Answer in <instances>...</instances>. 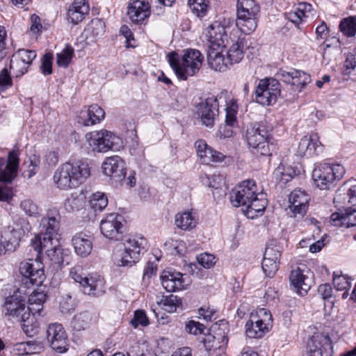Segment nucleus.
I'll return each instance as SVG.
<instances>
[{"instance_id": "obj_1", "label": "nucleus", "mask_w": 356, "mask_h": 356, "mask_svg": "<svg viewBox=\"0 0 356 356\" xmlns=\"http://www.w3.org/2000/svg\"><path fill=\"white\" fill-rule=\"evenodd\" d=\"M60 214L56 209L48 210L47 216L43 217L40 224V234L31 241V245L37 252L42 250L55 264L63 262L62 248L60 245L59 230Z\"/></svg>"}, {"instance_id": "obj_2", "label": "nucleus", "mask_w": 356, "mask_h": 356, "mask_svg": "<svg viewBox=\"0 0 356 356\" xmlns=\"http://www.w3.org/2000/svg\"><path fill=\"white\" fill-rule=\"evenodd\" d=\"M229 200L234 207H242L245 215L251 219L261 216L267 205L265 194L258 192L252 179L245 180L232 189Z\"/></svg>"}, {"instance_id": "obj_3", "label": "nucleus", "mask_w": 356, "mask_h": 356, "mask_svg": "<svg viewBox=\"0 0 356 356\" xmlns=\"http://www.w3.org/2000/svg\"><path fill=\"white\" fill-rule=\"evenodd\" d=\"M334 202L343 210L331 215V224L346 228L356 226V179L348 180L338 189Z\"/></svg>"}, {"instance_id": "obj_4", "label": "nucleus", "mask_w": 356, "mask_h": 356, "mask_svg": "<svg viewBox=\"0 0 356 356\" xmlns=\"http://www.w3.org/2000/svg\"><path fill=\"white\" fill-rule=\"evenodd\" d=\"M90 175L88 165L82 161L65 163L54 172L53 179L60 189L75 188L83 183Z\"/></svg>"}, {"instance_id": "obj_5", "label": "nucleus", "mask_w": 356, "mask_h": 356, "mask_svg": "<svg viewBox=\"0 0 356 356\" xmlns=\"http://www.w3.org/2000/svg\"><path fill=\"white\" fill-rule=\"evenodd\" d=\"M168 63L177 77L186 80L188 76L195 75L200 69L204 56L199 50L188 49L183 51L179 56L176 52L168 55Z\"/></svg>"}, {"instance_id": "obj_6", "label": "nucleus", "mask_w": 356, "mask_h": 356, "mask_svg": "<svg viewBox=\"0 0 356 356\" xmlns=\"http://www.w3.org/2000/svg\"><path fill=\"white\" fill-rule=\"evenodd\" d=\"M146 239L140 236H128L122 244H120L113 252V261L118 266H132L140 256L141 252L145 248Z\"/></svg>"}, {"instance_id": "obj_7", "label": "nucleus", "mask_w": 356, "mask_h": 356, "mask_svg": "<svg viewBox=\"0 0 356 356\" xmlns=\"http://www.w3.org/2000/svg\"><path fill=\"white\" fill-rule=\"evenodd\" d=\"M260 6L255 0H238L236 25L241 32L248 35L257 26Z\"/></svg>"}, {"instance_id": "obj_8", "label": "nucleus", "mask_w": 356, "mask_h": 356, "mask_svg": "<svg viewBox=\"0 0 356 356\" xmlns=\"http://www.w3.org/2000/svg\"><path fill=\"white\" fill-rule=\"evenodd\" d=\"M70 277L79 283L82 292L92 297L102 296L105 290L104 280L97 274H85L80 266L72 268L70 272Z\"/></svg>"}, {"instance_id": "obj_9", "label": "nucleus", "mask_w": 356, "mask_h": 356, "mask_svg": "<svg viewBox=\"0 0 356 356\" xmlns=\"http://www.w3.org/2000/svg\"><path fill=\"white\" fill-rule=\"evenodd\" d=\"M345 174V169L340 164H321L312 172V179L315 185L321 190H329L334 187L337 181Z\"/></svg>"}, {"instance_id": "obj_10", "label": "nucleus", "mask_w": 356, "mask_h": 356, "mask_svg": "<svg viewBox=\"0 0 356 356\" xmlns=\"http://www.w3.org/2000/svg\"><path fill=\"white\" fill-rule=\"evenodd\" d=\"M273 318L270 312L265 308L257 309L250 314L245 324V334L251 339L262 337L268 332L272 325Z\"/></svg>"}, {"instance_id": "obj_11", "label": "nucleus", "mask_w": 356, "mask_h": 356, "mask_svg": "<svg viewBox=\"0 0 356 356\" xmlns=\"http://www.w3.org/2000/svg\"><path fill=\"white\" fill-rule=\"evenodd\" d=\"M245 138L254 154L261 156L271 155L268 131L264 126L259 124L249 125L246 129Z\"/></svg>"}, {"instance_id": "obj_12", "label": "nucleus", "mask_w": 356, "mask_h": 356, "mask_svg": "<svg viewBox=\"0 0 356 356\" xmlns=\"http://www.w3.org/2000/svg\"><path fill=\"white\" fill-rule=\"evenodd\" d=\"M280 85L277 79L266 78L261 79L255 90V100L264 106L276 103L280 95Z\"/></svg>"}, {"instance_id": "obj_13", "label": "nucleus", "mask_w": 356, "mask_h": 356, "mask_svg": "<svg viewBox=\"0 0 356 356\" xmlns=\"http://www.w3.org/2000/svg\"><path fill=\"white\" fill-rule=\"evenodd\" d=\"M102 171L104 175L109 177L112 185L115 186L123 185L127 175L126 164L118 156L106 157L102 163Z\"/></svg>"}, {"instance_id": "obj_14", "label": "nucleus", "mask_w": 356, "mask_h": 356, "mask_svg": "<svg viewBox=\"0 0 356 356\" xmlns=\"http://www.w3.org/2000/svg\"><path fill=\"white\" fill-rule=\"evenodd\" d=\"M218 100L214 95L202 99L196 106V114L202 124L212 127L218 113Z\"/></svg>"}, {"instance_id": "obj_15", "label": "nucleus", "mask_w": 356, "mask_h": 356, "mask_svg": "<svg viewBox=\"0 0 356 356\" xmlns=\"http://www.w3.org/2000/svg\"><path fill=\"white\" fill-rule=\"evenodd\" d=\"M307 353L308 356H332L333 348L329 334L315 332L307 341Z\"/></svg>"}, {"instance_id": "obj_16", "label": "nucleus", "mask_w": 356, "mask_h": 356, "mask_svg": "<svg viewBox=\"0 0 356 356\" xmlns=\"http://www.w3.org/2000/svg\"><path fill=\"white\" fill-rule=\"evenodd\" d=\"M122 216L112 213L106 215L100 222L101 233L107 238L120 240L124 232Z\"/></svg>"}, {"instance_id": "obj_17", "label": "nucleus", "mask_w": 356, "mask_h": 356, "mask_svg": "<svg viewBox=\"0 0 356 356\" xmlns=\"http://www.w3.org/2000/svg\"><path fill=\"white\" fill-rule=\"evenodd\" d=\"M19 272L26 280V284H31L32 286H40L46 279L42 264L35 259L25 261L20 263Z\"/></svg>"}, {"instance_id": "obj_18", "label": "nucleus", "mask_w": 356, "mask_h": 356, "mask_svg": "<svg viewBox=\"0 0 356 356\" xmlns=\"http://www.w3.org/2000/svg\"><path fill=\"white\" fill-rule=\"evenodd\" d=\"M86 138L94 151L106 152L113 147L116 138L112 132L102 129L86 134Z\"/></svg>"}, {"instance_id": "obj_19", "label": "nucleus", "mask_w": 356, "mask_h": 356, "mask_svg": "<svg viewBox=\"0 0 356 356\" xmlns=\"http://www.w3.org/2000/svg\"><path fill=\"white\" fill-rule=\"evenodd\" d=\"M47 338L52 349L58 353H65L67 350V334L60 323H52L47 330Z\"/></svg>"}, {"instance_id": "obj_20", "label": "nucleus", "mask_w": 356, "mask_h": 356, "mask_svg": "<svg viewBox=\"0 0 356 356\" xmlns=\"http://www.w3.org/2000/svg\"><path fill=\"white\" fill-rule=\"evenodd\" d=\"M2 312L8 320L19 321L23 313H26L24 299L17 293L6 298L3 305Z\"/></svg>"}, {"instance_id": "obj_21", "label": "nucleus", "mask_w": 356, "mask_h": 356, "mask_svg": "<svg viewBox=\"0 0 356 356\" xmlns=\"http://www.w3.org/2000/svg\"><path fill=\"white\" fill-rule=\"evenodd\" d=\"M289 202L287 212L291 217L301 218L306 213L309 196L305 191L300 189L293 191L289 195Z\"/></svg>"}, {"instance_id": "obj_22", "label": "nucleus", "mask_w": 356, "mask_h": 356, "mask_svg": "<svg viewBox=\"0 0 356 356\" xmlns=\"http://www.w3.org/2000/svg\"><path fill=\"white\" fill-rule=\"evenodd\" d=\"M19 164V152L13 150L8 155L7 162L0 158V181L10 183L16 177Z\"/></svg>"}, {"instance_id": "obj_23", "label": "nucleus", "mask_w": 356, "mask_h": 356, "mask_svg": "<svg viewBox=\"0 0 356 356\" xmlns=\"http://www.w3.org/2000/svg\"><path fill=\"white\" fill-rule=\"evenodd\" d=\"M150 5L146 0H131L127 15L134 24H141L150 15Z\"/></svg>"}, {"instance_id": "obj_24", "label": "nucleus", "mask_w": 356, "mask_h": 356, "mask_svg": "<svg viewBox=\"0 0 356 356\" xmlns=\"http://www.w3.org/2000/svg\"><path fill=\"white\" fill-rule=\"evenodd\" d=\"M207 37L210 43L209 48L225 49L229 42L225 28L218 22H214L209 26Z\"/></svg>"}, {"instance_id": "obj_25", "label": "nucleus", "mask_w": 356, "mask_h": 356, "mask_svg": "<svg viewBox=\"0 0 356 356\" xmlns=\"http://www.w3.org/2000/svg\"><path fill=\"white\" fill-rule=\"evenodd\" d=\"M184 276L179 272L164 270L161 275V284L168 291L184 289L188 284Z\"/></svg>"}, {"instance_id": "obj_26", "label": "nucleus", "mask_w": 356, "mask_h": 356, "mask_svg": "<svg viewBox=\"0 0 356 356\" xmlns=\"http://www.w3.org/2000/svg\"><path fill=\"white\" fill-rule=\"evenodd\" d=\"M195 146L197 149V156L202 159L204 163L207 165L211 163H219L223 161L225 156L210 147L204 140H198L195 142Z\"/></svg>"}, {"instance_id": "obj_27", "label": "nucleus", "mask_w": 356, "mask_h": 356, "mask_svg": "<svg viewBox=\"0 0 356 356\" xmlns=\"http://www.w3.org/2000/svg\"><path fill=\"white\" fill-rule=\"evenodd\" d=\"M321 149L319 136L317 134H311L304 136L300 141L298 154L300 156L310 157L317 154Z\"/></svg>"}, {"instance_id": "obj_28", "label": "nucleus", "mask_w": 356, "mask_h": 356, "mask_svg": "<svg viewBox=\"0 0 356 356\" xmlns=\"http://www.w3.org/2000/svg\"><path fill=\"white\" fill-rule=\"evenodd\" d=\"M225 49L209 48L207 55V60L209 67L215 71L225 72L229 66L227 58L225 57L224 52Z\"/></svg>"}, {"instance_id": "obj_29", "label": "nucleus", "mask_w": 356, "mask_h": 356, "mask_svg": "<svg viewBox=\"0 0 356 356\" xmlns=\"http://www.w3.org/2000/svg\"><path fill=\"white\" fill-rule=\"evenodd\" d=\"M104 110L97 104H92L86 111H81L78 122L84 126H92L99 123L104 118Z\"/></svg>"}, {"instance_id": "obj_30", "label": "nucleus", "mask_w": 356, "mask_h": 356, "mask_svg": "<svg viewBox=\"0 0 356 356\" xmlns=\"http://www.w3.org/2000/svg\"><path fill=\"white\" fill-rule=\"evenodd\" d=\"M75 252L82 257L88 256L92 250L93 238L91 236L80 232L75 234L72 240Z\"/></svg>"}, {"instance_id": "obj_31", "label": "nucleus", "mask_w": 356, "mask_h": 356, "mask_svg": "<svg viewBox=\"0 0 356 356\" xmlns=\"http://www.w3.org/2000/svg\"><path fill=\"white\" fill-rule=\"evenodd\" d=\"M19 235V232L15 229L3 232L1 238L0 256L17 249L20 242Z\"/></svg>"}, {"instance_id": "obj_32", "label": "nucleus", "mask_w": 356, "mask_h": 356, "mask_svg": "<svg viewBox=\"0 0 356 356\" xmlns=\"http://www.w3.org/2000/svg\"><path fill=\"white\" fill-rule=\"evenodd\" d=\"M289 279L291 285L293 286L297 293L300 296L306 294L310 289V280L303 275L302 270L299 268L291 271Z\"/></svg>"}, {"instance_id": "obj_33", "label": "nucleus", "mask_w": 356, "mask_h": 356, "mask_svg": "<svg viewBox=\"0 0 356 356\" xmlns=\"http://www.w3.org/2000/svg\"><path fill=\"white\" fill-rule=\"evenodd\" d=\"M88 13V6L84 0H74L67 11L68 19L74 24L81 22Z\"/></svg>"}, {"instance_id": "obj_34", "label": "nucleus", "mask_w": 356, "mask_h": 356, "mask_svg": "<svg viewBox=\"0 0 356 356\" xmlns=\"http://www.w3.org/2000/svg\"><path fill=\"white\" fill-rule=\"evenodd\" d=\"M244 39L238 38L229 48L226 52L227 62L230 66L234 63H238L244 56Z\"/></svg>"}, {"instance_id": "obj_35", "label": "nucleus", "mask_w": 356, "mask_h": 356, "mask_svg": "<svg viewBox=\"0 0 356 356\" xmlns=\"http://www.w3.org/2000/svg\"><path fill=\"white\" fill-rule=\"evenodd\" d=\"M175 223L182 230H191L195 227L197 220L191 211H185L175 215Z\"/></svg>"}, {"instance_id": "obj_36", "label": "nucleus", "mask_w": 356, "mask_h": 356, "mask_svg": "<svg viewBox=\"0 0 356 356\" xmlns=\"http://www.w3.org/2000/svg\"><path fill=\"white\" fill-rule=\"evenodd\" d=\"M105 32V24L101 19H94L86 29V38L91 42L100 38Z\"/></svg>"}, {"instance_id": "obj_37", "label": "nucleus", "mask_w": 356, "mask_h": 356, "mask_svg": "<svg viewBox=\"0 0 356 356\" xmlns=\"http://www.w3.org/2000/svg\"><path fill=\"white\" fill-rule=\"evenodd\" d=\"M36 58V53L31 50L19 49L13 56L10 60V67H18V63L21 61L24 65H31L32 61Z\"/></svg>"}, {"instance_id": "obj_38", "label": "nucleus", "mask_w": 356, "mask_h": 356, "mask_svg": "<svg viewBox=\"0 0 356 356\" xmlns=\"http://www.w3.org/2000/svg\"><path fill=\"white\" fill-rule=\"evenodd\" d=\"M228 339L225 332L216 333L215 335H209L204 339V344L207 349L220 348L227 344Z\"/></svg>"}, {"instance_id": "obj_39", "label": "nucleus", "mask_w": 356, "mask_h": 356, "mask_svg": "<svg viewBox=\"0 0 356 356\" xmlns=\"http://www.w3.org/2000/svg\"><path fill=\"white\" fill-rule=\"evenodd\" d=\"M351 279L345 275L333 274V285L337 291H344L342 298L346 299L349 296L348 289L351 286Z\"/></svg>"}, {"instance_id": "obj_40", "label": "nucleus", "mask_w": 356, "mask_h": 356, "mask_svg": "<svg viewBox=\"0 0 356 356\" xmlns=\"http://www.w3.org/2000/svg\"><path fill=\"white\" fill-rule=\"evenodd\" d=\"M92 316L88 312H81L74 316L71 326L76 331L84 330L88 328L92 321Z\"/></svg>"}, {"instance_id": "obj_41", "label": "nucleus", "mask_w": 356, "mask_h": 356, "mask_svg": "<svg viewBox=\"0 0 356 356\" xmlns=\"http://www.w3.org/2000/svg\"><path fill=\"white\" fill-rule=\"evenodd\" d=\"M161 303L163 309L169 313H174L182 307V299L174 294L163 296Z\"/></svg>"}, {"instance_id": "obj_42", "label": "nucleus", "mask_w": 356, "mask_h": 356, "mask_svg": "<svg viewBox=\"0 0 356 356\" xmlns=\"http://www.w3.org/2000/svg\"><path fill=\"white\" fill-rule=\"evenodd\" d=\"M89 203L95 211H102L108 205V198L104 193L97 192L91 195Z\"/></svg>"}, {"instance_id": "obj_43", "label": "nucleus", "mask_w": 356, "mask_h": 356, "mask_svg": "<svg viewBox=\"0 0 356 356\" xmlns=\"http://www.w3.org/2000/svg\"><path fill=\"white\" fill-rule=\"evenodd\" d=\"M84 197L82 195L72 194L65 202V209L67 212H74L81 209L84 205Z\"/></svg>"}, {"instance_id": "obj_44", "label": "nucleus", "mask_w": 356, "mask_h": 356, "mask_svg": "<svg viewBox=\"0 0 356 356\" xmlns=\"http://www.w3.org/2000/svg\"><path fill=\"white\" fill-rule=\"evenodd\" d=\"M311 81L310 76L300 70H294L291 86L301 91Z\"/></svg>"}, {"instance_id": "obj_45", "label": "nucleus", "mask_w": 356, "mask_h": 356, "mask_svg": "<svg viewBox=\"0 0 356 356\" xmlns=\"http://www.w3.org/2000/svg\"><path fill=\"white\" fill-rule=\"evenodd\" d=\"M226 111V118L225 122L226 127H232L234 123L236 122V114L238 111V105L236 104V100L231 99L227 104V107L225 108Z\"/></svg>"}, {"instance_id": "obj_46", "label": "nucleus", "mask_w": 356, "mask_h": 356, "mask_svg": "<svg viewBox=\"0 0 356 356\" xmlns=\"http://www.w3.org/2000/svg\"><path fill=\"white\" fill-rule=\"evenodd\" d=\"M40 164L39 156L33 155L29 158V161L24 162V165H26L27 169L23 172L22 175L27 179H31L37 173Z\"/></svg>"}, {"instance_id": "obj_47", "label": "nucleus", "mask_w": 356, "mask_h": 356, "mask_svg": "<svg viewBox=\"0 0 356 356\" xmlns=\"http://www.w3.org/2000/svg\"><path fill=\"white\" fill-rule=\"evenodd\" d=\"M339 28L344 35L348 37L354 36L356 33V18L350 17L343 19Z\"/></svg>"}, {"instance_id": "obj_48", "label": "nucleus", "mask_w": 356, "mask_h": 356, "mask_svg": "<svg viewBox=\"0 0 356 356\" xmlns=\"http://www.w3.org/2000/svg\"><path fill=\"white\" fill-rule=\"evenodd\" d=\"M74 55V49L70 46H67L60 53L57 54L56 63L60 67H67Z\"/></svg>"}, {"instance_id": "obj_49", "label": "nucleus", "mask_w": 356, "mask_h": 356, "mask_svg": "<svg viewBox=\"0 0 356 356\" xmlns=\"http://www.w3.org/2000/svg\"><path fill=\"white\" fill-rule=\"evenodd\" d=\"M188 3L197 16L203 17L206 15L208 8V2L206 0H188Z\"/></svg>"}, {"instance_id": "obj_50", "label": "nucleus", "mask_w": 356, "mask_h": 356, "mask_svg": "<svg viewBox=\"0 0 356 356\" xmlns=\"http://www.w3.org/2000/svg\"><path fill=\"white\" fill-rule=\"evenodd\" d=\"M20 208L30 217L38 218L40 212L38 205L31 200H24L20 203Z\"/></svg>"}, {"instance_id": "obj_51", "label": "nucleus", "mask_w": 356, "mask_h": 356, "mask_svg": "<svg viewBox=\"0 0 356 356\" xmlns=\"http://www.w3.org/2000/svg\"><path fill=\"white\" fill-rule=\"evenodd\" d=\"M292 172H294L289 168L282 166L277 167L273 172V176L277 181L284 184L289 182L292 178Z\"/></svg>"}, {"instance_id": "obj_52", "label": "nucleus", "mask_w": 356, "mask_h": 356, "mask_svg": "<svg viewBox=\"0 0 356 356\" xmlns=\"http://www.w3.org/2000/svg\"><path fill=\"white\" fill-rule=\"evenodd\" d=\"M280 256V247L271 243H269L266 248L264 259L279 262Z\"/></svg>"}, {"instance_id": "obj_53", "label": "nucleus", "mask_w": 356, "mask_h": 356, "mask_svg": "<svg viewBox=\"0 0 356 356\" xmlns=\"http://www.w3.org/2000/svg\"><path fill=\"white\" fill-rule=\"evenodd\" d=\"M224 182V177L219 174H213L211 177L207 176L202 179V183L208 187L218 188Z\"/></svg>"}, {"instance_id": "obj_54", "label": "nucleus", "mask_w": 356, "mask_h": 356, "mask_svg": "<svg viewBox=\"0 0 356 356\" xmlns=\"http://www.w3.org/2000/svg\"><path fill=\"white\" fill-rule=\"evenodd\" d=\"M279 262L273 260L263 259L262 269L268 277H273L278 270Z\"/></svg>"}, {"instance_id": "obj_55", "label": "nucleus", "mask_w": 356, "mask_h": 356, "mask_svg": "<svg viewBox=\"0 0 356 356\" xmlns=\"http://www.w3.org/2000/svg\"><path fill=\"white\" fill-rule=\"evenodd\" d=\"M53 54L51 53L45 54L42 58L41 70L44 75H49L52 73V60Z\"/></svg>"}, {"instance_id": "obj_56", "label": "nucleus", "mask_w": 356, "mask_h": 356, "mask_svg": "<svg viewBox=\"0 0 356 356\" xmlns=\"http://www.w3.org/2000/svg\"><path fill=\"white\" fill-rule=\"evenodd\" d=\"M131 323L134 327H137L138 325H147L149 324V321L145 313L143 311L137 310L134 313V316L131 321Z\"/></svg>"}, {"instance_id": "obj_57", "label": "nucleus", "mask_w": 356, "mask_h": 356, "mask_svg": "<svg viewBox=\"0 0 356 356\" xmlns=\"http://www.w3.org/2000/svg\"><path fill=\"white\" fill-rule=\"evenodd\" d=\"M215 259L214 255L206 252L200 254L197 257L198 264L207 269L211 268L215 264Z\"/></svg>"}, {"instance_id": "obj_58", "label": "nucleus", "mask_w": 356, "mask_h": 356, "mask_svg": "<svg viewBox=\"0 0 356 356\" xmlns=\"http://www.w3.org/2000/svg\"><path fill=\"white\" fill-rule=\"evenodd\" d=\"M74 301L72 297L67 295L60 301V309L63 313H69L74 309Z\"/></svg>"}, {"instance_id": "obj_59", "label": "nucleus", "mask_w": 356, "mask_h": 356, "mask_svg": "<svg viewBox=\"0 0 356 356\" xmlns=\"http://www.w3.org/2000/svg\"><path fill=\"white\" fill-rule=\"evenodd\" d=\"M204 329V326L198 322L190 321L186 323L185 330L189 334H201Z\"/></svg>"}, {"instance_id": "obj_60", "label": "nucleus", "mask_w": 356, "mask_h": 356, "mask_svg": "<svg viewBox=\"0 0 356 356\" xmlns=\"http://www.w3.org/2000/svg\"><path fill=\"white\" fill-rule=\"evenodd\" d=\"M356 67V59L355 56L353 54H350L348 55L345 62H344V71L343 73L345 75L350 74L353 70H354Z\"/></svg>"}, {"instance_id": "obj_61", "label": "nucleus", "mask_w": 356, "mask_h": 356, "mask_svg": "<svg viewBox=\"0 0 356 356\" xmlns=\"http://www.w3.org/2000/svg\"><path fill=\"white\" fill-rule=\"evenodd\" d=\"M39 327L40 323L38 321H31V325L22 324L23 331L29 337H32L37 334Z\"/></svg>"}, {"instance_id": "obj_62", "label": "nucleus", "mask_w": 356, "mask_h": 356, "mask_svg": "<svg viewBox=\"0 0 356 356\" xmlns=\"http://www.w3.org/2000/svg\"><path fill=\"white\" fill-rule=\"evenodd\" d=\"M318 293L324 300H329L332 297L333 289L330 284H321L318 288Z\"/></svg>"}, {"instance_id": "obj_63", "label": "nucleus", "mask_w": 356, "mask_h": 356, "mask_svg": "<svg viewBox=\"0 0 356 356\" xmlns=\"http://www.w3.org/2000/svg\"><path fill=\"white\" fill-rule=\"evenodd\" d=\"M120 33L126 38V43L127 47H135V44L132 43V41H134L132 33L127 26H122L120 28Z\"/></svg>"}, {"instance_id": "obj_64", "label": "nucleus", "mask_w": 356, "mask_h": 356, "mask_svg": "<svg viewBox=\"0 0 356 356\" xmlns=\"http://www.w3.org/2000/svg\"><path fill=\"white\" fill-rule=\"evenodd\" d=\"M44 162L49 166H54L58 162V154L55 151H47L44 155Z\"/></svg>"}]
</instances>
